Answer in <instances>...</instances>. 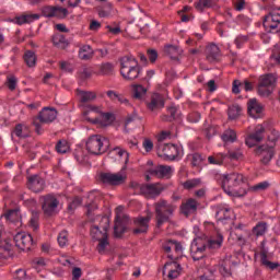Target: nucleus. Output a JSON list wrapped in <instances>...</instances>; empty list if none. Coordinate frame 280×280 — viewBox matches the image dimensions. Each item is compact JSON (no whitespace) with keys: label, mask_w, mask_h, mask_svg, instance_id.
I'll use <instances>...</instances> for the list:
<instances>
[{"label":"nucleus","mask_w":280,"mask_h":280,"mask_svg":"<svg viewBox=\"0 0 280 280\" xmlns=\"http://www.w3.org/2000/svg\"><path fill=\"white\" fill-rule=\"evenodd\" d=\"M91 121L92 124H98V126H103L104 128H106V126H110L113 124V114H101L100 118H94Z\"/></svg>","instance_id":"7c9ffc66"},{"label":"nucleus","mask_w":280,"mask_h":280,"mask_svg":"<svg viewBox=\"0 0 280 280\" xmlns=\"http://www.w3.org/2000/svg\"><path fill=\"white\" fill-rule=\"evenodd\" d=\"M268 187H270V183L268 182H260L254 186H250L249 189L252 191H254L255 194L259 192V191H266V189H268Z\"/></svg>","instance_id":"864d4df0"},{"label":"nucleus","mask_w":280,"mask_h":280,"mask_svg":"<svg viewBox=\"0 0 280 280\" xmlns=\"http://www.w3.org/2000/svg\"><path fill=\"white\" fill-rule=\"evenodd\" d=\"M148 172L150 176H156L158 178H172V174H174V167L161 164L155 168L149 170Z\"/></svg>","instance_id":"a211bd4d"},{"label":"nucleus","mask_w":280,"mask_h":280,"mask_svg":"<svg viewBox=\"0 0 280 280\" xmlns=\"http://www.w3.org/2000/svg\"><path fill=\"white\" fill-rule=\"evenodd\" d=\"M248 40V35H238L234 43L236 45V47L240 49L242 48L243 45H245V43Z\"/></svg>","instance_id":"e2e57ef3"},{"label":"nucleus","mask_w":280,"mask_h":280,"mask_svg":"<svg viewBox=\"0 0 280 280\" xmlns=\"http://www.w3.org/2000/svg\"><path fill=\"white\" fill-rule=\"evenodd\" d=\"M113 152H116L117 156H125V163H128V156L129 153L128 151H126V149L121 148V147H115L113 149Z\"/></svg>","instance_id":"bf43d9fd"},{"label":"nucleus","mask_w":280,"mask_h":280,"mask_svg":"<svg viewBox=\"0 0 280 280\" xmlns=\"http://www.w3.org/2000/svg\"><path fill=\"white\" fill-rule=\"evenodd\" d=\"M188 159H190L192 167H200L202 165V161H205L200 153H192L188 155Z\"/></svg>","instance_id":"8fccbe9b"},{"label":"nucleus","mask_w":280,"mask_h":280,"mask_svg":"<svg viewBox=\"0 0 280 280\" xmlns=\"http://www.w3.org/2000/svg\"><path fill=\"white\" fill-rule=\"evenodd\" d=\"M16 77L8 75L5 81V86H8L9 91H14L16 89Z\"/></svg>","instance_id":"13d9d810"},{"label":"nucleus","mask_w":280,"mask_h":280,"mask_svg":"<svg viewBox=\"0 0 280 280\" xmlns=\"http://www.w3.org/2000/svg\"><path fill=\"white\" fill-rule=\"evenodd\" d=\"M221 139L224 143H235L237 141V133L233 129H226L222 133Z\"/></svg>","instance_id":"e433bc0d"},{"label":"nucleus","mask_w":280,"mask_h":280,"mask_svg":"<svg viewBox=\"0 0 280 280\" xmlns=\"http://www.w3.org/2000/svg\"><path fill=\"white\" fill-rule=\"evenodd\" d=\"M100 178L105 185H124L128 176L124 172L119 173H101Z\"/></svg>","instance_id":"2eb2a0df"},{"label":"nucleus","mask_w":280,"mask_h":280,"mask_svg":"<svg viewBox=\"0 0 280 280\" xmlns=\"http://www.w3.org/2000/svg\"><path fill=\"white\" fill-rule=\"evenodd\" d=\"M100 16L106 18L110 16V14H115V8H113V3L107 2L103 5V8L98 12Z\"/></svg>","instance_id":"a18cd8bd"},{"label":"nucleus","mask_w":280,"mask_h":280,"mask_svg":"<svg viewBox=\"0 0 280 280\" xmlns=\"http://www.w3.org/2000/svg\"><path fill=\"white\" fill-rule=\"evenodd\" d=\"M273 90H275V88L258 85V95H260L261 97H268V96L272 95Z\"/></svg>","instance_id":"5fc2aeb1"},{"label":"nucleus","mask_w":280,"mask_h":280,"mask_svg":"<svg viewBox=\"0 0 280 280\" xmlns=\"http://www.w3.org/2000/svg\"><path fill=\"white\" fill-rule=\"evenodd\" d=\"M145 93H148V90L143 85H132V96L135 97V100H142Z\"/></svg>","instance_id":"ea45409f"},{"label":"nucleus","mask_w":280,"mask_h":280,"mask_svg":"<svg viewBox=\"0 0 280 280\" xmlns=\"http://www.w3.org/2000/svg\"><path fill=\"white\" fill-rule=\"evenodd\" d=\"M152 220V214H149L147 217H138L135 219L136 229L133 230V233H148V229H150V221Z\"/></svg>","instance_id":"412c9836"},{"label":"nucleus","mask_w":280,"mask_h":280,"mask_svg":"<svg viewBox=\"0 0 280 280\" xmlns=\"http://www.w3.org/2000/svg\"><path fill=\"white\" fill-rule=\"evenodd\" d=\"M94 56H95V50H93V47H91V45H81L79 47L80 60H92Z\"/></svg>","instance_id":"bb28decb"},{"label":"nucleus","mask_w":280,"mask_h":280,"mask_svg":"<svg viewBox=\"0 0 280 280\" xmlns=\"http://www.w3.org/2000/svg\"><path fill=\"white\" fill-rule=\"evenodd\" d=\"M109 145L110 142H108V139L100 135L92 136L86 141L88 152H90V154H95L96 156L104 154Z\"/></svg>","instance_id":"423d86ee"},{"label":"nucleus","mask_w":280,"mask_h":280,"mask_svg":"<svg viewBox=\"0 0 280 280\" xmlns=\"http://www.w3.org/2000/svg\"><path fill=\"white\" fill-rule=\"evenodd\" d=\"M13 132L15 137H19L20 139H25L30 137V133L27 132V127L23 124L16 125Z\"/></svg>","instance_id":"79ce46f5"},{"label":"nucleus","mask_w":280,"mask_h":280,"mask_svg":"<svg viewBox=\"0 0 280 280\" xmlns=\"http://www.w3.org/2000/svg\"><path fill=\"white\" fill-rule=\"evenodd\" d=\"M207 60L209 62H215L220 58V48L215 44H211L206 50Z\"/></svg>","instance_id":"cd10ccee"},{"label":"nucleus","mask_w":280,"mask_h":280,"mask_svg":"<svg viewBox=\"0 0 280 280\" xmlns=\"http://www.w3.org/2000/svg\"><path fill=\"white\" fill-rule=\"evenodd\" d=\"M174 211H176V206L167 202L164 199H161L155 203V215H156V224L159 228L163 226L165 222L170 221V218L174 215Z\"/></svg>","instance_id":"20e7f679"},{"label":"nucleus","mask_w":280,"mask_h":280,"mask_svg":"<svg viewBox=\"0 0 280 280\" xmlns=\"http://www.w3.org/2000/svg\"><path fill=\"white\" fill-rule=\"evenodd\" d=\"M271 58H273V60L278 65H280V46H275L273 54H272Z\"/></svg>","instance_id":"774afa93"},{"label":"nucleus","mask_w":280,"mask_h":280,"mask_svg":"<svg viewBox=\"0 0 280 280\" xmlns=\"http://www.w3.org/2000/svg\"><path fill=\"white\" fill-rule=\"evenodd\" d=\"M228 115L230 119H237L242 115V107L240 105H232L228 109Z\"/></svg>","instance_id":"de8ad7c7"},{"label":"nucleus","mask_w":280,"mask_h":280,"mask_svg":"<svg viewBox=\"0 0 280 280\" xmlns=\"http://www.w3.org/2000/svg\"><path fill=\"white\" fill-rule=\"evenodd\" d=\"M42 14L46 18L56 16L57 19H65V16L69 14V11L60 7H44L42 10Z\"/></svg>","instance_id":"aec40b11"},{"label":"nucleus","mask_w":280,"mask_h":280,"mask_svg":"<svg viewBox=\"0 0 280 280\" xmlns=\"http://www.w3.org/2000/svg\"><path fill=\"white\" fill-rule=\"evenodd\" d=\"M124 207L119 206L116 208V219L114 225V236L121 237L126 233V226L128 225V215L122 213Z\"/></svg>","instance_id":"1a4fd4ad"},{"label":"nucleus","mask_w":280,"mask_h":280,"mask_svg":"<svg viewBox=\"0 0 280 280\" xmlns=\"http://www.w3.org/2000/svg\"><path fill=\"white\" fill-rule=\"evenodd\" d=\"M215 218L218 222H224V220H231V209L224 205H219L214 207Z\"/></svg>","instance_id":"b1692460"},{"label":"nucleus","mask_w":280,"mask_h":280,"mask_svg":"<svg viewBox=\"0 0 280 280\" xmlns=\"http://www.w3.org/2000/svg\"><path fill=\"white\" fill-rule=\"evenodd\" d=\"M4 218L9 222H21V210L19 208L8 210L4 213Z\"/></svg>","instance_id":"c9c22d12"},{"label":"nucleus","mask_w":280,"mask_h":280,"mask_svg":"<svg viewBox=\"0 0 280 280\" xmlns=\"http://www.w3.org/2000/svg\"><path fill=\"white\" fill-rule=\"evenodd\" d=\"M187 120H188L190 124H198V121H200V114H198V113H190V114L187 116Z\"/></svg>","instance_id":"338daca9"},{"label":"nucleus","mask_w":280,"mask_h":280,"mask_svg":"<svg viewBox=\"0 0 280 280\" xmlns=\"http://www.w3.org/2000/svg\"><path fill=\"white\" fill-rule=\"evenodd\" d=\"M115 73V65L110 62H104L100 66V75H113Z\"/></svg>","instance_id":"58836bf2"},{"label":"nucleus","mask_w":280,"mask_h":280,"mask_svg":"<svg viewBox=\"0 0 280 280\" xmlns=\"http://www.w3.org/2000/svg\"><path fill=\"white\" fill-rule=\"evenodd\" d=\"M255 154L259 156L262 165H268L275 156V149L268 144H262L255 149Z\"/></svg>","instance_id":"dca6fc26"},{"label":"nucleus","mask_w":280,"mask_h":280,"mask_svg":"<svg viewBox=\"0 0 280 280\" xmlns=\"http://www.w3.org/2000/svg\"><path fill=\"white\" fill-rule=\"evenodd\" d=\"M268 231V223L266 222H258L252 230L253 235H255V237H261L264 235H266Z\"/></svg>","instance_id":"f704fd0d"},{"label":"nucleus","mask_w":280,"mask_h":280,"mask_svg":"<svg viewBox=\"0 0 280 280\" xmlns=\"http://www.w3.org/2000/svg\"><path fill=\"white\" fill-rule=\"evenodd\" d=\"M202 180L200 178L188 179L183 184L184 189H196V187H200Z\"/></svg>","instance_id":"3c124183"},{"label":"nucleus","mask_w":280,"mask_h":280,"mask_svg":"<svg viewBox=\"0 0 280 280\" xmlns=\"http://www.w3.org/2000/svg\"><path fill=\"white\" fill-rule=\"evenodd\" d=\"M247 110L254 119H258V117L261 115L264 107L259 102H257V98H252L247 103Z\"/></svg>","instance_id":"4be33fe9"},{"label":"nucleus","mask_w":280,"mask_h":280,"mask_svg":"<svg viewBox=\"0 0 280 280\" xmlns=\"http://www.w3.org/2000/svg\"><path fill=\"white\" fill-rule=\"evenodd\" d=\"M110 224V219L108 217H102L98 225H93L91 229V237L98 242L108 237V226Z\"/></svg>","instance_id":"9d476101"},{"label":"nucleus","mask_w":280,"mask_h":280,"mask_svg":"<svg viewBox=\"0 0 280 280\" xmlns=\"http://www.w3.org/2000/svg\"><path fill=\"white\" fill-rule=\"evenodd\" d=\"M228 159L230 161H242L244 159V153L242 152V149H240V148L230 150L228 152Z\"/></svg>","instance_id":"37998d69"},{"label":"nucleus","mask_w":280,"mask_h":280,"mask_svg":"<svg viewBox=\"0 0 280 280\" xmlns=\"http://www.w3.org/2000/svg\"><path fill=\"white\" fill-rule=\"evenodd\" d=\"M213 0H199L195 2V8L198 12H205L207 8H212Z\"/></svg>","instance_id":"c03bdc74"},{"label":"nucleus","mask_w":280,"mask_h":280,"mask_svg":"<svg viewBox=\"0 0 280 280\" xmlns=\"http://www.w3.org/2000/svg\"><path fill=\"white\" fill-rule=\"evenodd\" d=\"M107 30L109 34H114V36H117V34H121V27L119 26V24L107 25Z\"/></svg>","instance_id":"69168bd1"},{"label":"nucleus","mask_w":280,"mask_h":280,"mask_svg":"<svg viewBox=\"0 0 280 280\" xmlns=\"http://www.w3.org/2000/svg\"><path fill=\"white\" fill-rule=\"evenodd\" d=\"M52 44L59 49H67L69 42L67 40V37H65V35L58 33L52 36Z\"/></svg>","instance_id":"72a5a7b5"},{"label":"nucleus","mask_w":280,"mask_h":280,"mask_svg":"<svg viewBox=\"0 0 280 280\" xmlns=\"http://www.w3.org/2000/svg\"><path fill=\"white\" fill-rule=\"evenodd\" d=\"M120 74L124 80H137V78L141 75V66H139V61L132 56L120 58Z\"/></svg>","instance_id":"7ed1b4c3"},{"label":"nucleus","mask_w":280,"mask_h":280,"mask_svg":"<svg viewBox=\"0 0 280 280\" xmlns=\"http://www.w3.org/2000/svg\"><path fill=\"white\" fill-rule=\"evenodd\" d=\"M32 266L35 270H40V268H45V266H47V262H45L44 258H35Z\"/></svg>","instance_id":"680f3d73"},{"label":"nucleus","mask_w":280,"mask_h":280,"mask_svg":"<svg viewBox=\"0 0 280 280\" xmlns=\"http://www.w3.org/2000/svg\"><path fill=\"white\" fill-rule=\"evenodd\" d=\"M142 147L145 150V152H152V150H154V143L152 142V140L148 138L143 140Z\"/></svg>","instance_id":"0e129e2a"},{"label":"nucleus","mask_w":280,"mask_h":280,"mask_svg":"<svg viewBox=\"0 0 280 280\" xmlns=\"http://www.w3.org/2000/svg\"><path fill=\"white\" fill-rule=\"evenodd\" d=\"M27 188L34 194H40L45 189V179L38 175L28 176Z\"/></svg>","instance_id":"6ab92c4d"},{"label":"nucleus","mask_w":280,"mask_h":280,"mask_svg":"<svg viewBox=\"0 0 280 280\" xmlns=\"http://www.w3.org/2000/svg\"><path fill=\"white\" fill-rule=\"evenodd\" d=\"M167 113L173 119H178L180 117V109L176 105L167 107Z\"/></svg>","instance_id":"4d7b16f0"},{"label":"nucleus","mask_w":280,"mask_h":280,"mask_svg":"<svg viewBox=\"0 0 280 280\" xmlns=\"http://www.w3.org/2000/svg\"><path fill=\"white\" fill-rule=\"evenodd\" d=\"M219 180L222 189L228 194V196H233L234 198H242L246 196V177H244L243 174L231 173L220 175Z\"/></svg>","instance_id":"f03ea898"},{"label":"nucleus","mask_w":280,"mask_h":280,"mask_svg":"<svg viewBox=\"0 0 280 280\" xmlns=\"http://www.w3.org/2000/svg\"><path fill=\"white\" fill-rule=\"evenodd\" d=\"M42 200V209L44 214L47 217L56 215L60 201H58V199L52 195L44 196Z\"/></svg>","instance_id":"f8f14e48"},{"label":"nucleus","mask_w":280,"mask_h":280,"mask_svg":"<svg viewBox=\"0 0 280 280\" xmlns=\"http://www.w3.org/2000/svg\"><path fill=\"white\" fill-rule=\"evenodd\" d=\"M1 233H3V225L0 224V259H8V257H10L12 246L1 241Z\"/></svg>","instance_id":"c756f323"},{"label":"nucleus","mask_w":280,"mask_h":280,"mask_svg":"<svg viewBox=\"0 0 280 280\" xmlns=\"http://www.w3.org/2000/svg\"><path fill=\"white\" fill-rule=\"evenodd\" d=\"M165 107V98H163V95L159 93H154L151 95V100L148 103L149 110H159L160 108Z\"/></svg>","instance_id":"5701e85b"},{"label":"nucleus","mask_w":280,"mask_h":280,"mask_svg":"<svg viewBox=\"0 0 280 280\" xmlns=\"http://www.w3.org/2000/svg\"><path fill=\"white\" fill-rule=\"evenodd\" d=\"M223 242L224 237L220 233L217 234V237L211 236L210 238L205 234L197 235L190 245V255L194 261H200L205 257L207 248H221Z\"/></svg>","instance_id":"f257e3e1"},{"label":"nucleus","mask_w":280,"mask_h":280,"mask_svg":"<svg viewBox=\"0 0 280 280\" xmlns=\"http://www.w3.org/2000/svg\"><path fill=\"white\" fill-rule=\"evenodd\" d=\"M13 242L20 250H32V246L34 245V238L25 232L16 233L13 237Z\"/></svg>","instance_id":"4468645a"},{"label":"nucleus","mask_w":280,"mask_h":280,"mask_svg":"<svg viewBox=\"0 0 280 280\" xmlns=\"http://www.w3.org/2000/svg\"><path fill=\"white\" fill-rule=\"evenodd\" d=\"M277 83V78L273 74H264L259 78L258 85L260 86H269L275 89V84Z\"/></svg>","instance_id":"473e14b6"},{"label":"nucleus","mask_w":280,"mask_h":280,"mask_svg":"<svg viewBox=\"0 0 280 280\" xmlns=\"http://www.w3.org/2000/svg\"><path fill=\"white\" fill-rule=\"evenodd\" d=\"M78 97L82 104H89V102L97 100V94L95 92L78 91Z\"/></svg>","instance_id":"2f4dec72"},{"label":"nucleus","mask_w":280,"mask_h":280,"mask_svg":"<svg viewBox=\"0 0 280 280\" xmlns=\"http://www.w3.org/2000/svg\"><path fill=\"white\" fill-rule=\"evenodd\" d=\"M108 236L105 238L98 240L97 250L100 255H104L106 253V248H108Z\"/></svg>","instance_id":"6e6d98bb"},{"label":"nucleus","mask_w":280,"mask_h":280,"mask_svg":"<svg viewBox=\"0 0 280 280\" xmlns=\"http://www.w3.org/2000/svg\"><path fill=\"white\" fill-rule=\"evenodd\" d=\"M58 112L55 108L44 107L37 117L33 118V126L37 135H43V124H51L56 121Z\"/></svg>","instance_id":"39448f33"},{"label":"nucleus","mask_w":280,"mask_h":280,"mask_svg":"<svg viewBox=\"0 0 280 280\" xmlns=\"http://www.w3.org/2000/svg\"><path fill=\"white\" fill-rule=\"evenodd\" d=\"M131 187L133 189H139L140 194L142 196H145V198H156L165 191L166 187L163 184L155 183V184H147V185H140L137 182L131 183Z\"/></svg>","instance_id":"0eeeda50"},{"label":"nucleus","mask_w":280,"mask_h":280,"mask_svg":"<svg viewBox=\"0 0 280 280\" xmlns=\"http://www.w3.org/2000/svg\"><path fill=\"white\" fill-rule=\"evenodd\" d=\"M74 159L78 161V163H86L89 161V153L84 148L78 147L74 150Z\"/></svg>","instance_id":"4c0bfd02"},{"label":"nucleus","mask_w":280,"mask_h":280,"mask_svg":"<svg viewBox=\"0 0 280 280\" xmlns=\"http://www.w3.org/2000/svg\"><path fill=\"white\" fill-rule=\"evenodd\" d=\"M30 226H32L33 231H38V212L32 213Z\"/></svg>","instance_id":"052dcab7"},{"label":"nucleus","mask_w":280,"mask_h":280,"mask_svg":"<svg viewBox=\"0 0 280 280\" xmlns=\"http://www.w3.org/2000/svg\"><path fill=\"white\" fill-rule=\"evenodd\" d=\"M262 25L267 32L277 34L280 32V13L272 9L269 14L265 15Z\"/></svg>","instance_id":"9b49d317"},{"label":"nucleus","mask_w":280,"mask_h":280,"mask_svg":"<svg viewBox=\"0 0 280 280\" xmlns=\"http://www.w3.org/2000/svg\"><path fill=\"white\" fill-rule=\"evenodd\" d=\"M57 242L60 248H65V246H69V232L61 231L57 237Z\"/></svg>","instance_id":"09e8293b"},{"label":"nucleus","mask_w":280,"mask_h":280,"mask_svg":"<svg viewBox=\"0 0 280 280\" xmlns=\"http://www.w3.org/2000/svg\"><path fill=\"white\" fill-rule=\"evenodd\" d=\"M183 267L176 260L166 262L163 268V277L165 280H174L180 277Z\"/></svg>","instance_id":"ddd939ff"},{"label":"nucleus","mask_w":280,"mask_h":280,"mask_svg":"<svg viewBox=\"0 0 280 280\" xmlns=\"http://www.w3.org/2000/svg\"><path fill=\"white\" fill-rule=\"evenodd\" d=\"M56 150L59 154H67V152H69V142H67V140H59Z\"/></svg>","instance_id":"603ef678"},{"label":"nucleus","mask_w":280,"mask_h":280,"mask_svg":"<svg viewBox=\"0 0 280 280\" xmlns=\"http://www.w3.org/2000/svg\"><path fill=\"white\" fill-rule=\"evenodd\" d=\"M158 155L164 161H176L183 158V148L177 144H162L158 149Z\"/></svg>","instance_id":"6e6552de"},{"label":"nucleus","mask_w":280,"mask_h":280,"mask_svg":"<svg viewBox=\"0 0 280 280\" xmlns=\"http://www.w3.org/2000/svg\"><path fill=\"white\" fill-rule=\"evenodd\" d=\"M164 54H166L171 60H178V58H180V54H183V50L178 48V46L166 45L164 47Z\"/></svg>","instance_id":"c85d7f7f"},{"label":"nucleus","mask_w":280,"mask_h":280,"mask_svg":"<svg viewBox=\"0 0 280 280\" xmlns=\"http://www.w3.org/2000/svg\"><path fill=\"white\" fill-rule=\"evenodd\" d=\"M180 211L184 215H191V213H196V211H198V201H196V199H188L180 206Z\"/></svg>","instance_id":"393cba45"},{"label":"nucleus","mask_w":280,"mask_h":280,"mask_svg":"<svg viewBox=\"0 0 280 280\" xmlns=\"http://www.w3.org/2000/svg\"><path fill=\"white\" fill-rule=\"evenodd\" d=\"M260 261L261 265L265 266V268H269V270H275L276 268H279V264L268 260V255L266 254V252L260 253Z\"/></svg>","instance_id":"a19ab883"},{"label":"nucleus","mask_w":280,"mask_h":280,"mask_svg":"<svg viewBox=\"0 0 280 280\" xmlns=\"http://www.w3.org/2000/svg\"><path fill=\"white\" fill-rule=\"evenodd\" d=\"M40 19V14L38 13H26L15 18L14 23L16 25H25V23H34V21H38Z\"/></svg>","instance_id":"a878e982"},{"label":"nucleus","mask_w":280,"mask_h":280,"mask_svg":"<svg viewBox=\"0 0 280 280\" xmlns=\"http://www.w3.org/2000/svg\"><path fill=\"white\" fill-rule=\"evenodd\" d=\"M24 61L27 67H36V54L32 50H27L24 54Z\"/></svg>","instance_id":"49530a36"},{"label":"nucleus","mask_w":280,"mask_h":280,"mask_svg":"<svg viewBox=\"0 0 280 280\" xmlns=\"http://www.w3.org/2000/svg\"><path fill=\"white\" fill-rule=\"evenodd\" d=\"M264 132H266V128L262 127V125H257L255 127L254 132L249 133L246 139L245 143L248 145V148H255L257 143H260V141H264Z\"/></svg>","instance_id":"f3484780"}]
</instances>
